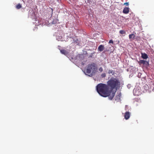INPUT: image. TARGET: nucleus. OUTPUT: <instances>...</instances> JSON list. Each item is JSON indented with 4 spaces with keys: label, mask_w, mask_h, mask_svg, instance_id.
<instances>
[{
    "label": "nucleus",
    "mask_w": 154,
    "mask_h": 154,
    "mask_svg": "<svg viewBox=\"0 0 154 154\" xmlns=\"http://www.w3.org/2000/svg\"><path fill=\"white\" fill-rule=\"evenodd\" d=\"M96 89L100 95L104 97L108 96L110 100H112L115 96V92H111L107 85L106 84L101 83L98 84L97 86Z\"/></svg>",
    "instance_id": "1"
},
{
    "label": "nucleus",
    "mask_w": 154,
    "mask_h": 154,
    "mask_svg": "<svg viewBox=\"0 0 154 154\" xmlns=\"http://www.w3.org/2000/svg\"><path fill=\"white\" fill-rule=\"evenodd\" d=\"M107 85L110 88V90L112 92V90L114 89H116L119 88L120 85V81L117 79L112 78L107 82Z\"/></svg>",
    "instance_id": "2"
},
{
    "label": "nucleus",
    "mask_w": 154,
    "mask_h": 154,
    "mask_svg": "<svg viewBox=\"0 0 154 154\" xmlns=\"http://www.w3.org/2000/svg\"><path fill=\"white\" fill-rule=\"evenodd\" d=\"M97 70L96 64L94 63L88 64L86 70V74L89 76L95 74Z\"/></svg>",
    "instance_id": "3"
},
{
    "label": "nucleus",
    "mask_w": 154,
    "mask_h": 154,
    "mask_svg": "<svg viewBox=\"0 0 154 154\" xmlns=\"http://www.w3.org/2000/svg\"><path fill=\"white\" fill-rule=\"evenodd\" d=\"M124 117L126 120L128 119L130 117V113L129 112H126L125 113Z\"/></svg>",
    "instance_id": "4"
},
{
    "label": "nucleus",
    "mask_w": 154,
    "mask_h": 154,
    "mask_svg": "<svg viewBox=\"0 0 154 154\" xmlns=\"http://www.w3.org/2000/svg\"><path fill=\"white\" fill-rule=\"evenodd\" d=\"M104 49V46L102 45H100L98 48V51L100 52L102 51Z\"/></svg>",
    "instance_id": "5"
},
{
    "label": "nucleus",
    "mask_w": 154,
    "mask_h": 154,
    "mask_svg": "<svg viewBox=\"0 0 154 154\" xmlns=\"http://www.w3.org/2000/svg\"><path fill=\"white\" fill-rule=\"evenodd\" d=\"M129 12V8L128 7H125L124 8L123 11V13L125 14H127Z\"/></svg>",
    "instance_id": "6"
},
{
    "label": "nucleus",
    "mask_w": 154,
    "mask_h": 154,
    "mask_svg": "<svg viewBox=\"0 0 154 154\" xmlns=\"http://www.w3.org/2000/svg\"><path fill=\"white\" fill-rule=\"evenodd\" d=\"M141 57L143 59H146L148 58V57L147 54L146 53H141Z\"/></svg>",
    "instance_id": "7"
},
{
    "label": "nucleus",
    "mask_w": 154,
    "mask_h": 154,
    "mask_svg": "<svg viewBox=\"0 0 154 154\" xmlns=\"http://www.w3.org/2000/svg\"><path fill=\"white\" fill-rule=\"evenodd\" d=\"M121 94V93H119L118 95H116V97L115 100H120Z\"/></svg>",
    "instance_id": "8"
},
{
    "label": "nucleus",
    "mask_w": 154,
    "mask_h": 154,
    "mask_svg": "<svg viewBox=\"0 0 154 154\" xmlns=\"http://www.w3.org/2000/svg\"><path fill=\"white\" fill-rule=\"evenodd\" d=\"M60 51L62 54H64L65 55H66L68 54V52L66 50L64 49L60 50Z\"/></svg>",
    "instance_id": "9"
},
{
    "label": "nucleus",
    "mask_w": 154,
    "mask_h": 154,
    "mask_svg": "<svg viewBox=\"0 0 154 154\" xmlns=\"http://www.w3.org/2000/svg\"><path fill=\"white\" fill-rule=\"evenodd\" d=\"M140 63L143 64H145L146 63H147L148 64V62H146V61L143 60H140Z\"/></svg>",
    "instance_id": "10"
},
{
    "label": "nucleus",
    "mask_w": 154,
    "mask_h": 154,
    "mask_svg": "<svg viewBox=\"0 0 154 154\" xmlns=\"http://www.w3.org/2000/svg\"><path fill=\"white\" fill-rule=\"evenodd\" d=\"M22 7V5L20 4H18L16 6V8L17 9H19L21 8Z\"/></svg>",
    "instance_id": "11"
},
{
    "label": "nucleus",
    "mask_w": 154,
    "mask_h": 154,
    "mask_svg": "<svg viewBox=\"0 0 154 154\" xmlns=\"http://www.w3.org/2000/svg\"><path fill=\"white\" fill-rule=\"evenodd\" d=\"M135 36V35L133 34H130L129 35V38H134Z\"/></svg>",
    "instance_id": "12"
},
{
    "label": "nucleus",
    "mask_w": 154,
    "mask_h": 154,
    "mask_svg": "<svg viewBox=\"0 0 154 154\" xmlns=\"http://www.w3.org/2000/svg\"><path fill=\"white\" fill-rule=\"evenodd\" d=\"M119 33L121 34H124L125 33V32L124 30H121L119 31Z\"/></svg>",
    "instance_id": "13"
},
{
    "label": "nucleus",
    "mask_w": 154,
    "mask_h": 154,
    "mask_svg": "<svg viewBox=\"0 0 154 154\" xmlns=\"http://www.w3.org/2000/svg\"><path fill=\"white\" fill-rule=\"evenodd\" d=\"M108 73L109 74H114L113 71L112 70H109L108 71Z\"/></svg>",
    "instance_id": "14"
},
{
    "label": "nucleus",
    "mask_w": 154,
    "mask_h": 154,
    "mask_svg": "<svg viewBox=\"0 0 154 154\" xmlns=\"http://www.w3.org/2000/svg\"><path fill=\"white\" fill-rule=\"evenodd\" d=\"M106 76V74L105 73H103L101 75V77L102 78H104Z\"/></svg>",
    "instance_id": "15"
},
{
    "label": "nucleus",
    "mask_w": 154,
    "mask_h": 154,
    "mask_svg": "<svg viewBox=\"0 0 154 154\" xmlns=\"http://www.w3.org/2000/svg\"><path fill=\"white\" fill-rule=\"evenodd\" d=\"M99 71L100 72H102L103 71V69L102 67H100L99 69Z\"/></svg>",
    "instance_id": "16"
},
{
    "label": "nucleus",
    "mask_w": 154,
    "mask_h": 154,
    "mask_svg": "<svg viewBox=\"0 0 154 154\" xmlns=\"http://www.w3.org/2000/svg\"><path fill=\"white\" fill-rule=\"evenodd\" d=\"M109 43H113V42L112 40H109Z\"/></svg>",
    "instance_id": "17"
},
{
    "label": "nucleus",
    "mask_w": 154,
    "mask_h": 154,
    "mask_svg": "<svg viewBox=\"0 0 154 154\" xmlns=\"http://www.w3.org/2000/svg\"><path fill=\"white\" fill-rule=\"evenodd\" d=\"M124 5H128V3L127 2L125 3L124 4Z\"/></svg>",
    "instance_id": "18"
},
{
    "label": "nucleus",
    "mask_w": 154,
    "mask_h": 154,
    "mask_svg": "<svg viewBox=\"0 0 154 154\" xmlns=\"http://www.w3.org/2000/svg\"><path fill=\"white\" fill-rule=\"evenodd\" d=\"M90 0H87V2H89V1H90Z\"/></svg>",
    "instance_id": "19"
}]
</instances>
